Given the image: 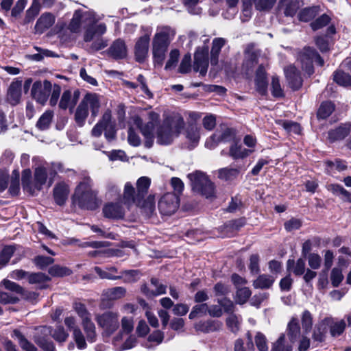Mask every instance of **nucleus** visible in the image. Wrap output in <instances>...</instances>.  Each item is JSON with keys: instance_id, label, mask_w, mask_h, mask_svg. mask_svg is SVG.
Wrapping results in <instances>:
<instances>
[{"instance_id": "obj_4", "label": "nucleus", "mask_w": 351, "mask_h": 351, "mask_svg": "<svg viewBox=\"0 0 351 351\" xmlns=\"http://www.w3.org/2000/svg\"><path fill=\"white\" fill-rule=\"evenodd\" d=\"M93 181L89 177H85L77 184L72 196L73 204L82 209L95 210L99 207V202L97 193L93 189Z\"/></svg>"}, {"instance_id": "obj_62", "label": "nucleus", "mask_w": 351, "mask_h": 351, "mask_svg": "<svg viewBox=\"0 0 351 351\" xmlns=\"http://www.w3.org/2000/svg\"><path fill=\"white\" fill-rule=\"evenodd\" d=\"M226 325L232 332H237L239 330V318L234 314H230L226 319Z\"/></svg>"}, {"instance_id": "obj_52", "label": "nucleus", "mask_w": 351, "mask_h": 351, "mask_svg": "<svg viewBox=\"0 0 351 351\" xmlns=\"http://www.w3.org/2000/svg\"><path fill=\"white\" fill-rule=\"evenodd\" d=\"M208 306L206 303L194 306L191 311L189 317L191 319H195L199 315H204L208 313Z\"/></svg>"}, {"instance_id": "obj_5", "label": "nucleus", "mask_w": 351, "mask_h": 351, "mask_svg": "<svg viewBox=\"0 0 351 351\" xmlns=\"http://www.w3.org/2000/svg\"><path fill=\"white\" fill-rule=\"evenodd\" d=\"M175 31L168 26L158 27L152 40V53L155 64L161 66Z\"/></svg>"}, {"instance_id": "obj_38", "label": "nucleus", "mask_w": 351, "mask_h": 351, "mask_svg": "<svg viewBox=\"0 0 351 351\" xmlns=\"http://www.w3.org/2000/svg\"><path fill=\"white\" fill-rule=\"evenodd\" d=\"M12 337L13 338H15L18 341L21 348L24 351H36L37 350V349L34 346V345L32 344L31 342H29L19 330H16V329L14 330L13 331V334H12Z\"/></svg>"}, {"instance_id": "obj_64", "label": "nucleus", "mask_w": 351, "mask_h": 351, "mask_svg": "<svg viewBox=\"0 0 351 351\" xmlns=\"http://www.w3.org/2000/svg\"><path fill=\"white\" fill-rule=\"evenodd\" d=\"M34 263L40 269H44L54 262V259L51 257L44 256H37L34 259Z\"/></svg>"}, {"instance_id": "obj_35", "label": "nucleus", "mask_w": 351, "mask_h": 351, "mask_svg": "<svg viewBox=\"0 0 351 351\" xmlns=\"http://www.w3.org/2000/svg\"><path fill=\"white\" fill-rule=\"evenodd\" d=\"M138 207L142 213L150 217L155 211V199L154 195H149L145 199H143Z\"/></svg>"}, {"instance_id": "obj_22", "label": "nucleus", "mask_w": 351, "mask_h": 351, "mask_svg": "<svg viewBox=\"0 0 351 351\" xmlns=\"http://www.w3.org/2000/svg\"><path fill=\"white\" fill-rule=\"evenodd\" d=\"M323 324L326 325V328H330V333L333 337L340 336L344 332L346 326L343 319L336 322L331 317L324 318Z\"/></svg>"}, {"instance_id": "obj_19", "label": "nucleus", "mask_w": 351, "mask_h": 351, "mask_svg": "<svg viewBox=\"0 0 351 351\" xmlns=\"http://www.w3.org/2000/svg\"><path fill=\"white\" fill-rule=\"evenodd\" d=\"M107 53L115 60L126 58L128 49L125 42L121 39H117L107 50Z\"/></svg>"}, {"instance_id": "obj_23", "label": "nucleus", "mask_w": 351, "mask_h": 351, "mask_svg": "<svg viewBox=\"0 0 351 351\" xmlns=\"http://www.w3.org/2000/svg\"><path fill=\"white\" fill-rule=\"evenodd\" d=\"M285 73L291 87L297 90L302 86V78L299 71L295 66L290 65L285 69Z\"/></svg>"}, {"instance_id": "obj_56", "label": "nucleus", "mask_w": 351, "mask_h": 351, "mask_svg": "<svg viewBox=\"0 0 351 351\" xmlns=\"http://www.w3.org/2000/svg\"><path fill=\"white\" fill-rule=\"evenodd\" d=\"M134 328L133 319L132 317H123L121 319V330L119 334L123 336L124 334H130Z\"/></svg>"}, {"instance_id": "obj_51", "label": "nucleus", "mask_w": 351, "mask_h": 351, "mask_svg": "<svg viewBox=\"0 0 351 351\" xmlns=\"http://www.w3.org/2000/svg\"><path fill=\"white\" fill-rule=\"evenodd\" d=\"M163 338V333L160 330H156L148 337L147 342L145 344V346L147 348H151L152 347L151 343H154V345L157 346L162 341Z\"/></svg>"}, {"instance_id": "obj_49", "label": "nucleus", "mask_w": 351, "mask_h": 351, "mask_svg": "<svg viewBox=\"0 0 351 351\" xmlns=\"http://www.w3.org/2000/svg\"><path fill=\"white\" fill-rule=\"evenodd\" d=\"M257 60L258 53L250 49H247L245 51L243 66L246 67V69L248 70L252 68L258 62Z\"/></svg>"}, {"instance_id": "obj_6", "label": "nucleus", "mask_w": 351, "mask_h": 351, "mask_svg": "<svg viewBox=\"0 0 351 351\" xmlns=\"http://www.w3.org/2000/svg\"><path fill=\"white\" fill-rule=\"evenodd\" d=\"M61 93V88L58 84H53L49 80H40L36 81L31 90V95L38 103L41 105H45L49 98V104L54 106L57 104L60 95Z\"/></svg>"}, {"instance_id": "obj_48", "label": "nucleus", "mask_w": 351, "mask_h": 351, "mask_svg": "<svg viewBox=\"0 0 351 351\" xmlns=\"http://www.w3.org/2000/svg\"><path fill=\"white\" fill-rule=\"evenodd\" d=\"M166 286H160L158 289L154 291V289L151 287V284L149 285L145 284L141 287L142 293L148 298L165 294L166 293Z\"/></svg>"}, {"instance_id": "obj_26", "label": "nucleus", "mask_w": 351, "mask_h": 351, "mask_svg": "<svg viewBox=\"0 0 351 351\" xmlns=\"http://www.w3.org/2000/svg\"><path fill=\"white\" fill-rule=\"evenodd\" d=\"M21 81H14L10 84L8 92V100L9 102L15 106L19 103L21 97Z\"/></svg>"}, {"instance_id": "obj_33", "label": "nucleus", "mask_w": 351, "mask_h": 351, "mask_svg": "<svg viewBox=\"0 0 351 351\" xmlns=\"http://www.w3.org/2000/svg\"><path fill=\"white\" fill-rule=\"evenodd\" d=\"M279 6L284 10L285 16H293L299 9L300 2L298 0H281Z\"/></svg>"}, {"instance_id": "obj_11", "label": "nucleus", "mask_w": 351, "mask_h": 351, "mask_svg": "<svg viewBox=\"0 0 351 351\" xmlns=\"http://www.w3.org/2000/svg\"><path fill=\"white\" fill-rule=\"evenodd\" d=\"M95 320L104 332L108 335H112L119 328V316L115 312L107 311L97 314Z\"/></svg>"}, {"instance_id": "obj_3", "label": "nucleus", "mask_w": 351, "mask_h": 351, "mask_svg": "<svg viewBox=\"0 0 351 351\" xmlns=\"http://www.w3.org/2000/svg\"><path fill=\"white\" fill-rule=\"evenodd\" d=\"M56 169L62 171V165L57 164L53 169L50 170H47L45 167H38L34 170L33 180L31 170H23L21 178L23 190L34 195L36 191H40L45 184H47V187L49 188L54 182Z\"/></svg>"}, {"instance_id": "obj_20", "label": "nucleus", "mask_w": 351, "mask_h": 351, "mask_svg": "<svg viewBox=\"0 0 351 351\" xmlns=\"http://www.w3.org/2000/svg\"><path fill=\"white\" fill-rule=\"evenodd\" d=\"M103 213L106 218L119 219L124 217L125 210L119 203H108L104 206Z\"/></svg>"}, {"instance_id": "obj_60", "label": "nucleus", "mask_w": 351, "mask_h": 351, "mask_svg": "<svg viewBox=\"0 0 351 351\" xmlns=\"http://www.w3.org/2000/svg\"><path fill=\"white\" fill-rule=\"evenodd\" d=\"M40 0H33L31 7L27 11L26 18L28 21L32 20L36 16L40 10Z\"/></svg>"}, {"instance_id": "obj_57", "label": "nucleus", "mask_w": 351, "mask_h": 351, "mask_svg": "<svg viewBox=\"0 0 351 351\" xmlns=\"http://www.w3.org/2000/svg\"><path fill=\"white\" fill-rule=\"evenodd\" d=\"M50 278L44 273H32L28 276V281L31 284L42 283L49 281Z\"/></svg>"}, {"instance_id": "obj_47", "label": "nucleus", "mask_w": 351, "mask_h": 351, "mask_svg": "<svg viewBox=\"0 0 351 351\" xmlns=\"http://www.w3.org/2000/svg\"><path fill=\"white\" fill-rule=\"evenodd\" d=\"M49 274L54 277H64L70 276L72 271L66 267L55 265L49 269Z\"/></svg>"}, {"instance_id": "obj_39", "label": "nucleus", "mask_w": 351, "mask_h": 351, "mask_svg": "<svg viewBox=\"0 0 351 351\" xmlns=\"http://www.w3.org/2000/svg\"><path fill=\"white\" fill-rule=\"evenodd\" d=\"M53 111L51 110H46L38 119L36 126L40 130H47L53 118Z\"/></svg>"}, {"instance_id": "obj_36", "label": "nucleus", "mask_w": 351, "mask_h": 351, "mask_svg": "<svg viewBox=\"0 0 351 351\" xmlns=\"http://www.w3.org/2000/svg\"><path fill=\"white\" fill-rule=\"evenodd\" d=\"M239 172L237 168H221L217 171V177L225 182H231L238 177Z\"/></svg>"}, {"instance_id": "obj_46", "label": "nucleus", "mask_w": 351, "mask_h": 351, "mask_svg": "<svg viewBox=\"0 0 351 351\" xmlns=\"http://www.w3.org/2000/svg\"><path fill=\"white\" fill-rule=\"evenodd\" d=\"M334 110L335 105L332 102H323L318 110L317 117L319 119H325L332 113Z\"/></svg>"}, {"instance_id": "obj_14", "label": "nucleus", "mask_w": 351, "mask_h": 351, "mask_svg": "<svg viewBox=\"0 0 351 351\" xmlns=\"http://www.w3.org/2000/svg\"><path fill=\"white\" fill-rule=\"evenodd\" d=\"M180 199L178 195L167 193L161 197L158 201V210L162 215H171L178 208Z\"/></svg>"}, {"instance_id": "obj_37", "label": "nucleus", "mask_w": 351, "mask_h": 351, "mask_svg": "<svg viewBox=\"0 0 351 351\" xmlns=\"http://www.w3.org/2000/svg\"><path fill=\"white\" fill-rule=\"evenodd\" d=\"M225 43L226 40L222 38H216L213 40L210 51L211 64L216 65L217 64L219 54Z\"/></svg>"}, {"instance_id": "obj_12", "label": "nucleus", "mask_w": 351, "mask_h": 351, "mask_svg": "<svg viewBox=\"0 0 351 351\" xmlns=\"http://www.w3.org/2000/svg\"><path fill=\"white\" fill-rule=\"evenodd\" d=\"M302 69L308 74L313 73V62H317L319 66L324 65V60L312 47H304L299 55Z\"/></svg>"}, {"instance_id": "obj_29", "label": "nucleus", "mask_w": 351, "mask_h": 351, "mask_svg": "<svg viewBox=\"0 0 351 351\" xmlns=\"http://www.w3.org/2000/svg\"><path fill=\"white\" fill-rule=\"evenodd\" d=\"M255 82L256 90L260 94L264 95L267 91V80L264 67L261 65L256 71Z\"/></svg>"}, {"instance_id": "obj_44", "label": "nucleus", "mask_w": 351, "mask_h": 351, "mask_svg": "<svg viewBox=\"0 0 351 351\" xmlns=\"http://www.w3.org/2000/svg\"><path fill=\"white\" fill-rule=\"evenodd\" d=\"M271 351H292V346L287 341L285 335L282 334L273 343Z\"/></svg>"}, {"instance_id": "obj_63", "label": "nucleus", "mask_w": 351, "mask_h": 351, "mask_svg": "<svg viewBox=\"0 0 351 351\" xmlns=\"http://www.w3.org/2000/svg\"><path fill=\"white\" fill-rule=\"evenodd\" d=\"M255 343L259 351H266L268 350L266 337L260 332H257L255 336Z\"/></svg>"}, {"instance_id": "obj_2", "label": "nucleus", "mask_w": 351, "mask_h": 351, "mask_svg": "<svg viewBox=\"0 0 351 351\" xmlns=\"http://www.w3.org/2000/svg\"><path fill=\"white\" fill-rule=\"evenodd\" d=\"M101 19L102 16L97 14L93 11L77 10L73 15L68 29L75 33L84 29V40L90 42L97 36H102L106 32L107 27L105 23L97 24Z\"/></svg>"}, {"instance_id": "obj_1", "label": "nucleus", "mask_w": 351, "mask_h": 351, "mask_svg": "<svg viewBox=\"0 0 351 351\" xmlns=\"http://www.w3.org/2000/svg\"><path fill=\"white\" fill-rule=\"evenodd\" d=\"M160 116L155 112L148 113V121L143 124L142 119L138 116L132 117L133 124L141 131L145 138V146L150 148L154 138L159 145H167L180 134L184 126V121L180 115H172L165 118L159 123Z\"/></svg>"}, {"instance_id": "obj_55", "label": "nucleus", "mask_w": 351, "mask_h": 351, "mask_svg": "<svg viewBox=\"0 0 351 351\" xmlns=\"http://www.w3.org/2000/svg\"><path fill=\"white\" fill-rule=\"evenodd\" d=\"M301 321L303 329L306 333L308 332L313 326V317L311 313L307 310L304 311L302 313Z\"/></svg>"}, {"instance_id": "obj_41", "label": "nucleus", "mask_w": 351, "mask_h": 351, "mask_svg": "<svg viewBox=\"0 0 351 351\" xmlns=\"http://www.w3.org/2000/svg\"><path fill=\"white\" fill-rule=\"evenodd\" d=\"M287 267L288 270L292 269V271L296 276H300L305 271V261L302 258H299L296 262L294 260L289 259L287 261Z\"/></svg>"}, {"instance_id": "obj_61", "label": "nucleus", "mask_w": 351, "mask_h": 351, "mask_svg": "<svg viewBox=\"0 0 351 351\" xmlns=\"http://www.w3.org/2000/svg\"><path fill=\"white\" fill-rule=\"evenodd\" d=\"M330 17L326 14H322L314 22L311 23V26L313 30H317L327 25L330 22Z\"/></svg>"}, {"instance_id": "obj_27", "label": "nucleus", "mask_w": 351, "mask_h": 351, "mask_svg": "<svg viewBox=\"0 0 351 351\" xmlns=\"http://www.w3.org/2000/svg\"><path fill=\"white\" fill-rule=\"evenodd\" d=\"M122 339L121 334H117L113 339V344L117 351L131 349L136 346L137 342L134 335H130L123 343H121Z\"/></svg>"}, {"instance_id": "obj_30", "label": "nucleus", "mask_w": 351, "mask_h": 351, "mask_svg": "<svg viewBox=\"0 0 351 351\" xmlns=\"http://www.w3.org/2000/svg\"><path fill=\"white\" fill-rule=\"evenodd\" d=\"M126 294V289L123 287H115L104 290V300H117L123 298Z\"/></svg>"}, {"instance_id": "obj_25", "label": "nucleus", "mask_w": 351, "mask_h": 351, "mask_svg": "<svg viewBox=\"0 0 351 351\" xmlns=\"http://www.w3.org/2000/svg\"><path fill=\"white\" fill-rule=\"evenodd\" d=\"M69 186L64 182H60L53 189V197L57 204L62 206L67 199Z\"/></svg>"}, {"instance_id": "obj_45", "label": "nucleus", "mask_w": 351, "mask_h": 351, "mask_svg": "<svg viewBox=\"0 0 351 351\" xmlns=\"http://www.w3.org/2000/svg\"><path fill=\"white\" fill-rule=\"evenodd\" d=\"M334 81L340 86H351V76L341 71H337L333 75Z\"/></svg>"}, {"instance_id": "obj_9", "label": "nucleus", "mask_w": 351, "mask_h": 351, "mask_svg": "<svg viewBox=\"0 0 351 351\" xmlns=\"http://www.w3.org/2000/svg\"><path fill=\"white\" fill-rule=\"evenodd\" d=\"M193 191L199 193L206 198L215 197V186L213 182L203 172L195 171L188 175Z\"/></svg>"}, {"instance_id": "obj_17", "label": "nucleus", "mask_w": 351, "mask_h": 351, "mask_svg": "<svg viewBox=\"0 0 351 351\" xmlns=\"http://www.w3.org/2000/svg\"><path fill=\"white\" fill-rule=\"evenodd\" d=\"M64 324L71 330L73 331V339L79 349H84L86 347V343L80 329L76 324V319L73 316L66 317L64 319Z\"/></svg>"}, {"instance_id": "obj_54", "label": "nucleus", "mask_w": 351, "mask_h": 351, "mask_svg": "<svg viewBox=\"0 0 351 351\" xmlns=\"http://www.w3.org/2000/svg\"><path fill=\"white\" fill-rule=\"evenodd\" d=\"M14 251L15 247L14 245L5 246L0 254V264L5 265L8 263Z\"/></svg>"}, {"instance_id": "obj_34", "label": "nucleus", "mask_w": 351, "mask_h": 351, "mask_svg": "<svg viewBox=\"0 0 351 351\" xmlns=\"http://www.w3.org/2000/svg\"><path fill=\"white\" fill-rule=\"evenodd\" d=\"M287 335L291 343L297 341L300 335V327L298 319L293 317L288 324Z\"/></svg>"}, {"instance_id": "obj_8", "label": "nucleus", "mask_w": 351, "mask_h": 351, "mask_svg": "<svg viewBox=\"0 0 351 351\" xmlns=\"http://www.w3.org/2000/svg\"><path fill=\"white\" fill-rule=\"evenodd\" d=\"M150 184L151 180L146 176L141 177L137 180L136 190H135L131 182H126L123 193L124 203L128 206L133 204L139 206L141 200L147 195Z\"/></svg>"}, {"instance_id": "obj_32", "label": "nucleus", "mask_w": 351, "mask_h": 351, "mask_svg": "<svg viewBox=\"0 0 351 351\" xmlns=\"http://www.w3.org/2000/svg\"><path fill=\"white\" fill-rule=\"evenodd\" d=\"M252 152V149H245L241 144L234 143L230 147L229 155L235 160L243 159L248 156Z\"/></svg>"}, {"instance_id": "obj_28", "label": "nucleus", "mask_w": 351, "mask_h": 351, "mask_svg": "<svg viewBox=\"0 0 351 351\" xmlns=\"http://www.w3.org/2000/svg\"><path fill=\"white\" fill-rule=\"evenodd\" d=\"M55 23V16L51 13L43 14L38 19L35 29L37 33L42 34L51 27Z\"/></svg>"}, {"instance_id": "obj_42", "label": "nucleus", "mask_w": 351, "mask_h": 351, "mask_svg": "<svg viewBox=\"0 0 351 351\" xmlns=\"http://www.w3.org/2000/svg\"><path fill=\"white\" fill-rule=\"evenodd\" d=\"M221 325L219 322L207 321L196 324L195 328L197 330L203 332H210L217 330L221 327Z\"/></svg>"}, {"instance_id": "obj_43", "label": "nucleus", "mask_w": 351, "mask_h": 351, "mask_svg": "<svg viewBox=\"0 0 351 351\" xmlns=\"http://www.w3.org/2000/svg\"><path fill=\"white\" fill-rule=\"evenodd\" d=\"M274 282V279L273 277L263 274L259 276L254 281V287L256 289H268L269 288L273 282Z\"/></svg>"}, {"instance_id": "obj_15", "label": "nucleus", "mask_w": 351, "mask_h": 351, "mask_svg": "<svg viewBox=\"0 0 351 351\" xmlns=\"http://www.w3.org/2000/svg\"><path fill=\"white\" fill-rule=\"evenodd\" d=\"M150 38L148 34H145L136 40L134 45L135 60L138 62H143L147 58L149 47Z\"/></svg>"}, {"instance_id": "obj_53", "label": "nucleus", "mask_w": 351, "mask_h": 351, "mask_svg": "<svg viewBox=\"0 0 351 351\" xmlns=\"http://www.w3.org/2000/svg\"><path fill=\"white\" fill-rule=\"evenodd\" d=\"M316 8H306L300 12L298 18L301 21L308 22L313 19L316 16Z\"/></svg>"}, {"instance_id": "obj_7", "label": "nucleus", "mask_w": 351, "mask_h": 351, "mask_svg": "<svg viewBox=\"0 0 351 351\" xmlns=\"http://www.w3.org/2000/svg\"><path fill=\"white\" fill-rule=\"evenodd\" d=\"M100 108L99 96L95 93H87L77 106L74 119L79 127L84 125L90 109L91 116L95 118L97 116Z\"/></svg>"}, {"instance_id": "obj_10", "label": "nucleus", "mask_w": 351, "mask_h": 351, "mask_svg": "<svg viewBox=\"0 0 351 351\" xmlns=\"http://www.w3.org/2000/svg\"><path fill=\"white\" fill-rule=\"evenodd\" d=\"M73 308L82 319V327L86 333L87 340L91 343L95 341L97 337L96 328L91 320V315L87 310L85 304L80 302H75L73 304Z\"/></svg>"}, {"instance_id": "obj_40", "label": "nucleus", "mask_w": 351, "mask_h": 351, "mask_svg": "<svg viewBox=\"0 0 351 351\" xmlns=\"http://www.w3.org/2000/svg\"><path fill=\"white\" fill-rule=\"evenodd\" d=\"M185 134L186 138L194 144L193 147L195 146L200 138V128L194 124H190L188 125Z\"/></svg>"}, {"instance_id": "obj_50", "label": "nucleus", "mask_w": 351, "mask_h": 351, "mask_svg": "<svg viewBox=\"0 0 351 351\" xmlns=\"http://www.w3.org/2000/svg\"><path fill=\"white\" fill-rule=\"evenodd\" d=\"M251 294V291L247 287L238 289L236 293L235 301L237 304H243L247 301Z\"/></svg>"}, {"instance_id": "obj_16", "label": "nucleus", "mask_w": 351, "mask_h": 351, "mask_svg": "<svg viewBox=\"0 0 351 351\" xmlns=\"http://www.w3.org/2000/svg\"><path fill=\"white\" fill-rule=\"evenodd\" d=\"M351 132V123H341L328 132L327 139L330 143L343 141Z\"/></svg>"}, {"instance_id": "obj_21", "label": "nucleus", "mask_w": 351, "mask_h": 351, "mask_svg": "<svg viewBox=\"0 0 351 351\" xmlns=\"http://www.w3.org/2000/svg\"><path fill=\"white\" fill-rule=\"evenodd\" d=\"M79 97L80 92L78 90H75L73 93L70 90L64 91L59 103L60 108L63 110H66L68 108L70 109L73 108Z\"/></svg>"}, {"instance_id": "obj_31", "label": "nucleus", "mask_w": 351, "mask_h": 351, "mask_svg": "<svg viewBox=\"0 0 351 351\" xmlns=\"http://www.w3.org/2000/svg\"><path fill=\"white\" fill-rule=\"evenodd\" d=\"M94 270L101 279L118 280L123 277L122 275H119L120 273L114 267H106L104 270L99 267H95Z\"/></svg>"}, {"instance_id": "obj_59", "label": "nucleus", "mask_w": 351, "mask_h": 351, "mask_svg": "<svg viewBox=\"0 0 351 351\" xmlns=\"http://www.w3.org/2000/svg\"><path fill=\"white\" fill-rule=\"evenodd\" d=\"M326 165L328 167L327 171L330 173L333 169L338 171H342L346 169L347 166L346 163L340 160H335V161H327Z\"/></svg>"}, {"instance_id": "obj_18", "label": "nucleus", "mask_w": 351, "mask_h": 351, "mask_svg": "<svg viewBox=\"0 0 351 351\" xmlns=\"http://www.w3.org/2000/svg\"><path fill=\"white\" fill-rule=\"evenodd\" d=\"M208 48L206 47L197 49L194 55V70L202 75L206 73L208 67Z\"/></svg>"}, {"instance_id": "obj_58", "label": "nucleus", "mask_w": 351, "mask_h": 351, "mask_svg": "<svg viewBox=\"0 0 351 351\" xmlns=\"http://www.w3.org/2000/svg\"><path fill=\"white\" fill-rule=\"evenodd\" d=\"M327 332L326 325L323 324V320L318 324L314 330L313 337L315 341L322 342L324 341L325 335Z\"/></svg>"}, {"instance_id": "obj_13", "label": "nucleus", "mask_w": 351, "mask_h": 351, "mask_svg": "<svg viewBox=\"0 0 351 351\" xmlns=\"http://www.w3.org/2000/svg\"><path fill=\"white\" fill-rule=\"evenodd\" d=\"M51 328L39 326L34 328L33 339L35 343L45 351H54L55 346L51 341Z\"/></svg>"}, {"instance_id": "obj_24", "label": "nucleus", "mask_w": 351, "mask_h": 351, "mask_svg": "<svg viewBox=\"0 0 351 351\" xmlns=\"http://www.w3.org/2000/svg\"><path fill=\"white\" fill-rule=\"evenodd\" d=\"M285 73L291 87L297 90L302 86V78L299 71L295 66L290 65L285 69Z\"/></svg>"}]
</instances>
